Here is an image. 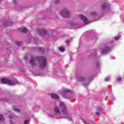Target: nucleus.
Segmentation results:
<instances>
[{"mask_svg": "<svg viewBox=\"0 0 124 124\" xmlns=\"http://www.w3.org/2000/svg\"><path fill=\"white\" fill-rule=\"evenodd\" d=\"M36 59L34 58V57H31L30 59V63L33 66H35L36 65Z\"/></svg>", "mask_w": 124, "mask_h": 124, "instance_id": "nucleus-7", "label": "nucleus"}, {"mask_svg": "<svg viewBox=\"0 0 124 124\" xmlns=\"http://www.w3.org/2000/svg\"><path fill=\"white\" fill-rule=\"evenodd\" d=\"M0 121H4V118L2 115H0Z\"/></svg>", "mask_w": 124, "mask_h": 124, "instance_id": "nucleus-19", "label": "nucleus"}, {"mask_svg": "<svg viewBox=\"0 0 124 124\" xmlns=\"http://www.w3.org/2000/svg\"><path fill=\"white\" fill-rule=\"evenodd\" d=\"M63 93H71V91L69 90H63Z\"/></svg>", "mask_w": 124, "mask_h": 124, "instance_id": "nucleus-15", "label": "nucleus"}, {"mask_svg": "<svg viewBox=\"0 0 124 124\" xmlns=\"http://www.w3.org/2000/svg\"><path fill=\"white\" fill-rule=\"evenodd\" d=\"M54 110L55 113L54 115L55 118H56V119H62V118H63V117L61 115V111L60 110L59 107H54Z\"/></svg>", "mask_w": 124, "mask_h": 124, "instance_id": "nucleus-1", "label": "nucleus"}, {"mask_svg": "<svg viewBox=\"0 0 124 124\" xmlns=\"http://www.w3.org/2000/svg\"><path fill=\"white\" fill-rule=\"evenodd\" d=\"M79 18L83 21L84 24H85V25L89 24V21H88L87 17H85L84 16L82 15H80Z\"/></svg>", "mask_w": 124, "mask_h": 124, "instance_id": "nucleus-6", "label": "nucleus"}, {"mask_svg": "<svg viewBox=\"0 0 124 124\" xmlns=\"http://www.w3.org/2000/svg\"><path fill=\"white\" fill-rule=\"evenodd\" d=\"M10 119H12V116H10V117H9Z\"/></svg>", "mask_w": 124, "mask_h": 124, "instance_id": "nucleus-26", "label": "nucleus"}, {"mask_svg": "<svg viewBox=\"0 0 124 124\" xmlns=\"http://www.w3.org/2000/svg\"><path fill=\"white\" fill-rule=\"evenodd\" d=\"M38 33L40 35H44L45 34H46L47 32L46 30H40L38 31Z\"/></svg>", "mask_w": 124, "mask_h": 124, "instance_id": "nucleus-10", "label": "nucleus"}, {"mask_svg": "<svg viewBox=\"0 0 124 124\" xmlns=\"http://www.w3.org/2000/svg\"><path fill=\"white\" fill-rule=\"evenodd\" d=\"M120 38L118 37H115V40H119Z\"/></svg>", "mask_w": 124, "mask_h": 124, "instance_id": "nucleus-25", "label": "nucleus"}, {"mask_svg": "<svg viewBox=\"0 0 124 124\" xmlns=\"http://www.w3.org/2000/svg\"><path fill=\"white\" fill-rule=\"evenodd\" d=\"M29 123H30V121H29V120H26V121H24L25 124H29Z\"/></svg>", "mask_w": 124, "mask_h": 124, "instance_id": "nucleus-21", "label": "nucleus"}, {"mask_svg": "<svg viewBox=\"0 0 124 124\" xmlns=\"http://www.w3.org/2000/svg\"><path fill=\"white\" fill-rule=\"evenodd\" d=\"M70 11L68 9H64L61 12V15L64 18L69 17V16H70Z\"/></svg>", "mask_w": 124, "mask_h": 124, "instance_id": "nucleus-3", "label": "nucleus"}, {"mask_svg": "<svg viewBox=\"0 0 124 124\" xmlns=\"http://www.w3.org/2000/svg\"><path fill=\"white\" fill-rule=\"evenodd\" d=\"M1 82H2L3 83L9 84L10 86H14V85H16V84H17V81H12L6 78L1 79Z\"/></svg>", "mask_w": 124, "mask_h": 124, "instance_id": "nucleus-5", "label": "nucleus"}, {"mask_svg": "<svg viewBox=\"0 0 124 124\" xmlns=\"http://www.w3.org/2000/svg\"><path fill=\"white\" fill-rule=\"evenodd\" d=\"M108 6H109V4L107 3H104L101 5V9L102 11H104V10H106V9H108Z\"/></svg>", "mask_w": 124, "mask_h": 124, "instance_id": "nucleus-8", "label": "nucleus"}, {"mask_svg": "<svg viewBox=\"0 0 124 124\" xmlns=\"http://www.w3.org/2000/svg\"><path fill=\"white\" fill-rule=\"evenodd\" d=\"M110 49H109V47H108V46H106L102 50V54L104 55V54L108 53Z\"/></svg>", "mask_w": 124, "mask_h": 124, "instance_id": "nucleus-9", "label": "nucleus"}, {"mask_svg": "<svg viewBox=\"0 0 124 124\" xmlns=\"http://www.w3.org/2000/svg\"><path fill=\"white\" fill-rule=\"evenodd\" d=\"M14 110L15 111V112H20L21 111L20 109L18 108H14Z\"/></svg>", "mask_w": 124, "mask_h": 124, "instance_id": "nucleus-18", "label": "nucleus"}, {"mask_svg": "<svg viewBox=\"0 0 124 124\" xmlns=\"http://www.w3.org/2000/svg\"><path fill=\"white\" fill-rule=\"evenodd\" d=\"M20 31H21V32L26 33L27 31V28H24L21 29L20 30Z\"/></svg>", "mask_w": 124, "mask_h": 124, "instance_id": "nucleus-14", "label": "nucleus"}, {"mask_svg": "<svg viewBox=\"0 0 124 124\" xmlns=\"http://www.w3.org/2000/svg\"><path fill=\"white\" fill-rule=\"evenodd\" d=\"M16 45H17V46H21L22 45V42H17L16 43Z\"/></svg>", "mask_w": 124, "mask_h": 124, "instance_id": "nucleus-16", "label": "nucleus"}, {"mask_svg": "<svg viewBox=\"0 0 124 124\" xmlns=\"http://www.w3.org/2000/svg\"><path fill=\"white\" fill-rule=\"evenodd\" d=\"M47 60L45 57H41L40 59V67L41 68H45L47 65Z\"/></svg>", "mask_w": 124, "mask_h": 124, "instance_id": "nucleus-2", "label": "nucleus"}, {"mask_svg": "<svg viewBox=\"0 0 124 124\" xmlns=\"http://www.w3.org/2000/svg\"><path fill=\"white\" fill-rule=\"evenodd\" d=\"M50 96L54 99H58V98H59V96L56 94H51Z\"/></svg>", "mask_w": 124, "mask_h": 124, "instance_id": "nucleus-11", "label": "nucleus"}, {"mask_svg": "<svg viewBox=\"0 0 124 124\" xmlns=\"http://www.w3.org/2000/svg\"><path fill=\"white\" fill-rule=\"evenodd\" d=\"M70 40H72V38H71L70 40H68L66 41V43H69V41H70Z\"/></svg>", "mask_w": 124, "mask_h": 124, "instance_id": "nucleus-24", "label": "nucleus"}, {"mask_svg": "<svg viewBox=\"0 0 124 124\" xmlns=\"http://www.w3.org/2000/svg\"><path fill=\"white\" fill-rule=\"evenodd\" d=\"M116 81H117L118 82H120V81H122V78H121V77H118L116 79Z\"/></svg>", "mask_w": 124, "mask_h": 124, "instance_id": "nucleus-17", "label": "nucleus"}, {"mask_svg": "<svg viewBox=\"0 0 124 124\" xmlns=\"http://www.w3.org/2000/svg\"><path fill=\"white\" fill-rule=\"evenodd\" d=\"M11 124H14L13 123H12V122H11Z\"/></svg>", "mask_w": 124, "mask_h": 124, "instance_id": "nucleus-27", "label": "nucleus"}, {"mask_svg": "<svg viewBox=\"0 0 124 124\" xmlns=\"http://www.w3.org/2000/svg\"><path fill=\"white\" fill-rule=\"evenodd\" d=\"M97 112H96L95 114H97V116H99L100 115V113L98 112H101V111H102V108H97Z\"/></svg>", "mask_w": 124, "mask_h": 124, "instance_id": "nucleus-12", "label": "nucleus"}, {"mask_svg": "<svg viewBox=\"0 0 124 124\" xmlns=\"http://www.w3.org/2000/svg\"><path fill=\"white\" fill-rule=\"evenodd\" d=\"M8 25H9V23H8V22H7L6 23H3V25L4 26H8Z\"/></svg>", "mask_w": 124, "mask_h": 124, "instance_id": "nucleus-22", "label": "nucleus"}, {"mask_svg": "<svg viewBox=\"0 0 124 124\" xmlns=\"http://www.w3.org/2000/svg\"><path fill=\"white\" fill-rule=\"evenodd\" d=\"M59 50L61 51V52H64V48L62 47H60Z\"/></svg>", "mask_w": 124, "mask_h": 124, "instance_id": "nucleus-20", "label": "nucleus"}, {"mask_svg": "<svg viewBox=\"0 0 124 124\" xmlns=\"http://www.w3.org/2000/svg\"><path fill=\"white\" fill-rule=\"evenodd\" d=\"M59 107L61 109L62 112L64 115H66L67 114V109L64 103L60 102L59 103Z\"/></svg>", "mask_w": 124, "mask_h": 124, "instance_id": "nucleus-4", "label": "nucleus"}, {"mask_svg": "<svg viewBox=\"0 0 124 124\" xmlns=\"http://www.w3.org/2000/svg\"><path fill=\"white\" fill-rule=\"evenodd\" d=\"M78 80L79 81H84L85 80V78L83 77H79L78 78Z\"/></svg>", "mask_w": 124, "mask_h": 124, "instance_id": "nucleus-13", "label": "nucleus"}, {"mask_svg": "<svg viewBox=\"0 0 124 124\" xmlns=\"http://www.w3.org/2000/svg\"><path fill=\"white\" fill-rule=\"evenodd\" d=\"M105 82H107V81H109V78H105Z\"/></svg>", "mask_w": 124, "mask_h": 124, "instance_id": "nucleus-23", "label": "nucleus"}]
</instances>
